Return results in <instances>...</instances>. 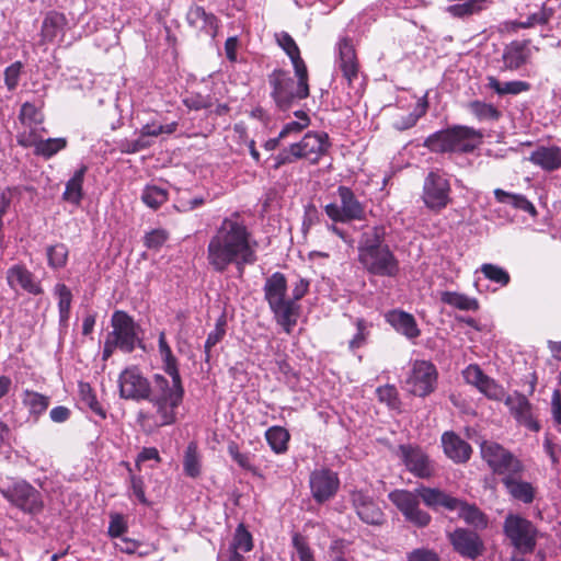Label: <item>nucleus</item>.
I'll list each match as a JSON object with an SVG mask.
<instances>
[{"label":"nucleus","instance_id":"22","mask_svg":"<svg viewBox=\"0 0 561 561\" xmlns=\"http://www.w3.org/2000/svg\"><path fill=\"white\" fill-rule=\"evenodd\" d=\"M504 403L518 423L525 425L533 432L540 431L541 426L539 422L534 419L531 403L525 394L515 391L506 396Z\"/></svg>","mask_w":561,"mask_h":561},{"label":"nucleus","instance_id":"45","mask_svg":"<svg viewBox=\"0 0 561 561\" xmlns=\"http://www.w3.org/2000/svg\"><path fill=\"white\" fill-rule=\"evenodd\" d=\"M23 404L35 417L44 413L49 405V398L35 391L25 390Z\"/></svg>","mask_w":561,"mask_h":561},{"label":"nucleus","instance_id":"49","mask_svg":"<svg viewBox=\"0 0 561 561\" xmlns=\"http://www.w3.org/2000/svg\"><path fill=\"white\" fill-rule=\"evenodd\" d=\"M141 199L147 206L157 209L168 201V192L154 185L146 186Z\"/></svg>","mask_w":561,"mask_h":561},{"label":"nucleus","instance_id":"59","mask_svg":"<svg viewBox=\"0 0 561 561\" xmlns=\"http://www.w3.org/2000/svg\"><path fill=\"white\" fill-rule=\"evenodd\" d=\"M183 104L192 111L207 110L214 105V99L209 94L191 93L183 99Z\"/></svg>","mask_w":561,"mask_h":561},{"label":"nucleus","instance_id":"25","mask_svg":"<svg viewBox=\"0 0 561 561\" xmlns=\"http://www.w3.org/2000/svg\"><path fill=\"white\" fill-rule=\"evenodd\" d=\"M442 445L445 455L455 463H466L472 455V447L454 432L442 435Z\"/></svg>","mask_w":561,"mask_h":561},{"label":"nucleus","instance_id":"39","mask_svg":"<svg viewBox=\"0 0 561 561\" xmlns=\"http://www.w3.org/2000/svg\"><path fill=\"white\" fill-rule=\"evenodd\" d=\"M153 404L157 412V425L158 426H167L175 423L176 421V409L180 407L182 402H171L163 400H148Z\"/></svg>","mask_w":561,"mask_h":561},{"label":"nucleus","instance_id":"20","mask_svg":"<svg viewBox=\"0 0 561 561\" xmlns=\"http://www.w3.org/2000/svg\"><path fill=\"white\" fill-rule=\"evenodd\" d=\"M351 501L357 516L364 523L375 526L383 524L385 514L368 492L355 490L351 493Z\"/></svg>","mask_w":561,"mask_h":561},{"label":"nucleus","instance_id":"26","mask_svg":"<svg viewBox=\"0 0 561 561\" xmlns=\"http://www.w3.org/2000/svg\"><path fill=\"white\" fill-rule=\"evenodd\" d=\"M523 473H512L502 478V483L508 494L525 504H530L535 499V488L531 483L522 480Z\"/></svg>","mask_w":561,"mask_h":561},{"label":"nucleus","instance_id":"50","mask_svg":"<svg viewBox=\"0 0 561 561\" xmlns=\"http://www.w3.org/2000/svg\"><path fill=\"white\" fill-rule=\"evenodd\" d=\"M19 118L24 125L36 126L44 122V115L41 110L31 102L22 104Z\"/></svg>","mask_w":561,"mask_h":561},{"label":"nucleus","instance_id":"7","mask_svg":"<svg viewBox=\"0 0 561 561\" xmlns=\"http://www.w3.org/2000/svg\"><path fill=\"white\" fill-rule=\"evenodd\" d=\"M503 531L512 546L522 554L531 553L535 550L538 529L527 518L508 514L503 524Z\"/></svg>","mask_w":561,"mask_h":561},{"label":"nucleus","instance_id":"32","mask_svg":"<svg viewBox=\"0 0 561 561\" xmlns=\"http://www.w3.org/2000/svg\"><path fill=\"white\" fill-rule=\"evenodd\" d=\"M67 20L62 13L50 11L46 14L41 30L43 42H53L64 33Z\"/></svg>","mask_w":561,"mask_h":561},{"label":"nucleus","instance_id":"61","mask_svg":"<svg viewBox=\"0 0 561 561\" xmlns=\"http://www.w3.org/2000/svg\"><path fill=\"white\" fill-rule=\"evenodd\" d=\"M152 140L144 136L139 130V136L136 139L124 140L121 144V150L124 153H136L151 147Z\"/></svg>","mask_w":561,"mask_h":561},{"label":"nucleus","instance_id":"47","mask_svg":"<svg viewBox=\"0 0 561 561\" xmlns=\"http://www.w3.org/2000/svg\"><path fill=\"white\" fill-rule=\"evenodd\" d=\"M486 0H468L463 3L449 5L447 11L456 18H468L482 11L485 8Z\"/></svg>","mask_w":561,"mask_h":561},{"label":"nucleus","instance_id":"23","mask_svg":"<svg viewBox=\"0 0 561 561\" xmlns=\"http://www.w3.org/2000/svg\"><path fill=\"white\" fill-rule=\"evenodd\" d=\"M152 394L148 400H163L182 402L184 397V388L182 379L168 380L164 376L156 374L153 376V386H151Z\"/></svg>","mask_w":561,"mask_h":561},{"label":"nucleus","instance_id":"55","mask_svg":"<svg viewBox=\"0 0 561 561\" xmlns=\"http://www.w3.org/2000/svg\"><path fill=\"white\" fill-rule=\"evenodd\" d=\"M228 454L240 468L255 472L256 468L252 463V455L250 453H241L237 443H229Z\"/></svg>","mask_w":561,"mask_h":561},{"label":"nucleus","instance_id":"41","mask_svg":"<svg viewBox=\"0 0 561 561\" xmlns=\"http://www.w3.org/2000/svg\"><path fill=\"white\" fill-rule=\"evenodd\" d=\"M67 146L66 138L38 139L34 142V152L46 159L51 158Z\"/></svg>","mask_w":561,"mask_h":561},{"label":"nucleus","instance_id":"34","mask_svg":"<svg viewBox=\"0 0 561 561\" xmlns=\"http://www.w3.org/2000/svg\"><path fill=\"white\" fill-rule=\"evenodd\" d=\"M158 347L165 374H168L171 379H182L179 370L178 359L173 355L163 331L159 334Z\"/></svg>","mask_w":561,"mask_h":561},{"label":"nucleus","instance_id":"31","mask_svg":"<svg viewBox=\"0 0 561 561\" xmlns=\"http://www.w3.org/2000/svg\"><path fill=\"white\" fill-rule=\"evenodd\" d=\"M88 171L87 165H81L66 183L62 194L64 201L73 205H79L83 198V181Z\"/></svg>","mask_w":561,"mask_h":561},{"label":"nucleus","instance_id":"12","mask_svg":"<svg viewBox=\"0 0 561 561\" xmlns=\"http://www.w3.org/2000/svg\"><path fill=\"white\" fill-rule=\"evenodd\" d=\"M117 382L122 399L147 401L152 394L151 382L136 366L125 368L119 374Z\"/></svg>","mask_w":561,"mask_h":561},{"label":"nucleus","instance_id":"51","mask_svg":"<svg viewBox=\"0 0 561 561\" xmlns=\"http://www.w3.org/2000/svg\"><path fill=\"white\" fill-rule=\"evenodd\" d=\"M48 265L53 268H61L68 259V248L64 243H57L47 248Z\"/></svg>","mask_w":561,"mask_h":561},{"label":"nucleus","instance_id":"2","mask_svg":"<svg viewBox=\"0 0 561 561\" xmlns=\"http://www.w3.org/2000/svg\"><path fill=\"white\" fill-rule=\"evenodd\" d=\"M383 226H375L363 232L358 243V261L371 275L396 277L400 272L399 261L385 243Z\"/></svg>","mask_w":561,"mask_h":561},{"label":"nucleus","instance_id":"3","mask_svg":"<svg viewBox=\"0 0 561 561\" xmlns=\"http://www.w3.org/2000/svg\"><path fill=\"white\" fill-rule=\"evenodd\" d=\"M296 80L288 71L275 69L268 76L271 98L277 110L289 111L299 101L309 96L308 70L295 69Z\"/></svg>","mask_w":561,"mask_h":561},{"label":"nucleus","instance_id":"57","mask_svg":"<svg viewBox=\"0 0 561 561\" xmlns=\"http://www.w3.org/2000/svg\"><path fill=\"white\" fill-rule=\"evenodd\" d=\"M12 201L11 188L0 192V250L7 248L3 217L8 213Z\"/></svg>","mask_w":561,"mask_h":561},{"label":"nucleus","instance_id":"44","mask_svg":"<svg viewBox=\"0 0 561 561\" xmlns=\"http://www.w3.org/2000/svg\"><path fill=\"white\" fill-rule=\"evenodd\" d=\"M459 512V516L470 525H473L478 528H484L488 524V520L484 514L474 505H469L459 500V506L456 510Z\"/></svg>","mask_w":561,"mask_h":561},{"label":"nucleus","instance_id":"13","mask_svg":"<svg viewBox=\"0 0 561 561\" xmlns=\"http://www.w3.org/2000/svg\"><path fill=\"white\" fill-rule=\"evenodd\" d=\"M111 325L113 331L107 335L118 345V350L131 353L140 339L137 334V324L134 319L123 310H116L112 314Z\"/></svg>","mask_w":561,"mask_h":561},{"label":"nucleus","instance_id":"53","mask_svg":"<svg viewBox=\"0 0 561 561\" xmlns=\"http://www.w3.org/2000/svg\"><path fill=\"white\" fill-rule=\"evenodd\" d=\"M253 548L252 535L247 530L243 524H239L231 545V549L236 551L249 552Z\"/></svg>","mask_w":561,"mask_h":561},{"label":"nucleus","instance_id":"37","mask_svg":"<svg viewBox=\"0 0 561 561\" xmlns=\"http://www.w3.org/2000/svg\"><path fill=\"white\" fill-rule=\"evenodd\" d=\"M440 300L442 302L454 308H457L459 310L476 311L479 309V302L476 298L469 297L465 294H460L457 291H442Z\"/></svg>","mask_w":561,"mask_h":561},{"label":"nucleus","instance_id":"21","mask_svg":"<svg viewBox=\"0 0 561 561\" xmlns=\"http://www.w3.org/2000/svg\"><path fill=\"white\" fill-rule=\"evenodd\" d=\"M337 59L336 64L346 79L350 87L358 78V60L352 41L348 37H342L336 44Z\"/></svg>","mask_w":561,"mask_h":561},{"label":"nucleus","instance_id":"40","mask_svg":"<svg viewBox=\"0 0 561 561\" xmlns=\"http://www.w3.org/2000/svg\"><path fill=\"white\" fill-rule=\"evenodd\" d=\"M388 497L403 516L408 515L409 512L411 513V510L420 504L419 494L408 490H394L389 493Z\"/></svg>","mask_w":561,"mask_h":561},{"label":"nucleus","instance_id":"17","mask_svg":"<svg viewBox=\"0 0 561 561\" xmlns=\"http://www.w3.org/2000/svg\"><path fill=\"white\" fill-rule=\"evenodd\" d=\"M309 484L316 502L324 503L335 495L339 490L340 480L335 472L322 468L311 472Z\"/></svg>","mask_w":561,"mask_h":561},{"label":"nucleus","instance_id":"64","mask_svg":"<svg viewBox=\"0 0 561 561\" xmlns=\"http://www.w3.org/2000/svg\"><path fill=\"white\" fill-rule=\"evenodd\" d=\"M22 68L23 65L21 61H15L5 68L4 83L9 91H13L18 87Z\"/></svg>","mask_w":561,"mask_h":561},{"label":"nucleus","instance_id":"9","mask_svg":"<svg viewBox=\"0 0 561 561\" xmlns=\"http://www.w3.org/2000/svg\"><path fill=\"white\" fill-rule=\"evenodd\" d=\"M336 193L340 198V205L330 203L324 207V211L331 220L348 222L365 218V204L359 201L352 188L341 185L337 187Z\"/></svg>","mask_w":561,"mask_h":561},{"label":"nucleus","instance_id":"24","mask_svg":"<svg viewBox=\"0 0 561 561\" xmlns=\"http://www.w3.org/2000/svg\"><path fill=\"white\" fill-rule=\"evenodd\" d=\"M186 21L191 27L201 34L215 38L218 31V19L214 13L206 12L203 7L193 5L186 13Z\"/></svg>","mask_w":561,"mask_h":561},{"label":"nucleus","instance_id":"4","mask_svg":"<svg viewBox=\"0 0 561 561\" xmlns=\"http://www.w3.org/2000/svg\"><path fill=\"white\" fill-rule=\"evenodd\" d=\"M263 291L276 322L289 333L297 322L298 307L290 298H287L285 275L280 272L273 273L266 278Z\"/></svg>","mask_w":561,"mask_h":561},{"label":"nucleus","instance_id":"48","mask_svg":"<svg viewBox=\"0 0 561 561\" xmlns=\"http://www.w3.org/2000/svg\"><path fill=\"white\" fill-rule=\"evenodd\" d=\"M468 107L479 121H497L501 117V112L489 103L472 101Z\"/></svg>","mask_w":561,"mask_h":561},{"label":"nucleus","instance_id":"38","mask_svg":"<svg viewBox=\"0 0 561 561\" xmlns=\"http://www.w3.org/2000/svg\"><path fill=\"white\" fill-rule=\"evenodd\" d=\"M277 44L290 58L294 69H307L305 61L300 56L299 47L297 46L294 38L286 32H282L276 35Z\"/></svg>","mask_w":561,"mask_h":561},{"label":"nucleus","instance_id":"27","mask_svg":"<svg viewBox=\"0 0 561 561\" xmlns=\"http://www.w3.org/2000/svg\"><path fill=\"white\" fill-rule=\"evenodd\" d=\"M528 42L514 41L508 44L503 51L502 62L503 66L500 68L504 70H517L524 66L529 57V50L527 48Z\"/></svg>","mask_w":561,"mask_h":561},{"label":"nucleus","instance_id":"16","mask_svg":"<svg viewBox=\"0 0 561 561\" xmlns=\"http://www.w3.org/2000/svg\"><path fill=\"white\" fill-rule=\"evenodd\" d=\"M454 550L463 558L476 560L484 552L481 537L473 530L457 528L448 535Z\"/></svg>","mask_w":561,"mask_h":561},{"label":"nucleus","instance_id":"63","mask_svg":"<svg viewBox=\"0 0 561 561\" xmlns=\"http://www.w3.org/2000/svg\"><path fill=\"white\" fill-rule=\"evenodd\" d=\"M169 238V233L164 229H153L144 237V244L148 249H160Z\"/></svg>","mask_w":561,"mask_h":561},{"label":"nucleus","instance_id":"1","mask_svg":"<svg viewBox=\"0 0 561 561\" xmlns=\"http://www.w3.org/2000/svg\"><path fill=\"white\" fill-rule=\"evenodd\" d=\"M256 241L238 211L221 220L209 238L206 260L211 271L222 274L236 266L242 274L247 265L257 261Z\"/></svg>","mask_w":561,"mask_h":561},{"label":"nucleus","instance_id":"18","mask_svg":"<svg viewBox=\"0 0 561 561\" xmlns=\"http://www.w3.org/2000/svg\"><path fill=\"white\" fill-rule=\"evenodd\" d=\"M398 455L407 469L415 477L425 479L433 474V467L428 456L417 446L400 445Z\"/></svg>","mask_w":561,"mask_h":561},{"label":"nucleus","instance_id":"10","mask_svg":"<svg viewBox=\"0 0 561 561\" xmlns=\"http://www.w3.org/2000/svg\"><path fill=\"white\" fill-rule=\"evenodd\" d=\"M437 379L438 371L432 362L416 359L407 375L405 388L413 396L425 398L435 391Z\"/></svg>","mask_w":561,"mask_h":561},{"label":"nucleus","instance_id":"42","mask_svg":"<svg viewBox=\"0 0 561 561\" xmlns=\"http://www.w3.org/2000/svg\"><path fill=\"white\" fill-rule=\"evenodd\" d=\"M289 437V433L282 426H272L265 432V438L276 454L287 450Z\"/></svg>","mask_w":561,"mask_h":561},{"label":"nucleus","instance_id":"19","mask_svg":"<svg viewBox=\"0 0 561 561\" xmlns=\"http://www.w3.org/2000/svg\"><path fill=\"white\" fill-rule=\"evenodd\" d=\"M5 279L8 286L18 291L22 289L30 295L38 296L44 293L41 282L23 264H14L7 270Z\"/></svg>","mask_w":561,"mask_h":561},{"label":"nucleus","instance_id":"29","mask_svg":"<svg viewBox=\"0 0 561 561\" xmlns=\"http://www.w3.org/2000/svg\"><path fill=\"white\" fill-rule=\"evenodd\" d=\"M386 321L399 333L412 340L420 335L414 317L402 310H391L386 314Z\"/></svg>","mask_w":561,"mask_h":561},{"label":"nucleus","instance_id":"33","mask_svg":"<svg viewBox=\"0 0 561 561\" xmlns=\"http://www.w3.org/2000/svg\"><path fill=\"white\" fill-rule=\"evenodd\" d=\"M158 347L165 374H168L171 379H182L179 370L178 359L173 355L163 331L159 334Z\"/></svg>","mask_w":561,"mask_h":561},{"label":"nucleus","instance_id":"62","mask_svg":"<svg viewBox=\"0 0 561 561\" xmlns=\"http://www.w3.org/2000/svg\"><path fill=\"white\" fill-rule=\"evenodd\" d=\"M293 546L296 550V554L299 561H316L313 552L309 547L306 538L300 534L293 536Z\"/></svg>","mask_w":561,"mask_h":561},{"label":"nucleus","instance_id":"35","mask_svg":"<svg viewBox=\"0 0 561 561\" xmlns=\"http://www.w3.org/2000/svg\"><path fill=\"white\" fill-rule=\"evenodd\" d=\"M494 197L499 203L510 204L516 209L530 214L533 217L537 215L534 204L522 194H513L502 188H495Z\"/></svg>","mask_w":561,"mask_h":561},{"label":"nucleus","instance_id":"15","mask_svg":"<svg viewBox=\"0 0 561 561\" xmlns=\"http://www.w3.org/2000/svg\"><path fill=\"white\" fill-rule=\"evenodd\" d=\"M463 379L467 383L476 387L488 399L494 401H503L506 392L503 386L483 373L477 364H471L462 371Z\"/></svg>","mask_w":561,"mask_h":561},{"label":"nucleus","instance_id":"46","mask_svg":"<svg viewBox=\"0 0 561 561\" xmlns=\"http://www.w3.org/2000/svg\"><path fill=\"white\" fill-rule=\"evenodd\" d=\"M226 327H227V318L225 314H221L216 320L215 329L208 334L205 345H204V353H205L206 362H209V359H210L211 348L215 345H217L225 337Z\"/></svg>","mask_w":561,"mask_h":561},{"label":"nucleus","instance_id":"14","mask_svg":"<svg viewBox=\"0 0 561 561\" xmlns=\"http://www.w3.org/2000/svg\"><path fill=\"white\" fill-rule=\"evenodd\" d=\"M330 146L331 142L327 133L309 131L300 141L291 144V152L294 157L306 158L312 163H317L328 152Z\"/></svg>","mask_w":561,"mask_h":561},{"label":"nucleus","instance_id":"58","mask_svg":"<svg viewBox=\"0 0 561 561\" xmlns=\"http://www.w3.org/2000/svg\"><path fill=\"white\" fill-rule=\"evenodd\" d=\"M176 128H178L176 122H172V123L165 124V125L159 124L157 122H151V123L145 124L140 128V131L142 133L144 136H147L150 139L151 137H158L162 134L171 135L176 130Z\"/></svg>","mask_w":561,"mask_h":561},{"label":"nucleus","instance_id":"52","mask_svg":"<svg viewBox=\"0 0 561 561\" xmlns=\"http://www.w3.org/2000/svg\"><path fill=\"white\" fill-rule=\"evenodd\" d=\"M553 15V9L542 5V8L533 14H530L526 21L515 22V26L520 28H529L535 25H545Z\"/></svg>","mask_w":561,"mask_h":561},{"label":"nucleus","instance_id":"60","mask_svg":"<svg viewBox=\"0 0 561 561\" xmlns=\"http://www.w3.org/2000/svg\"><path fill=\"white\" fill-rule=\"evenodd\" d=\"M378 400L386 403L389 408L396 409L400 404L399 393L393 385L378 387L376 390Z\"/></svg>","mask_w":561,"mask_h":561},{"label":"nucleus","instance_id":"8","mask_svg":"<svg viewBox=\"0 0 561 561\" xmlns=\"http://www.w3.org/2000/svg\"><path fill=\"white\" fill-rule=\"evenodd\" d=\"M482 459L493 473L507 477L512 473H523V462L508 449L496 442L484 440L480 446Z\"/></svg>","mask_w":561,"mask_h":561},{"label":"nucleus","instance_id":"56","mask_svg":"<svg viewBox=\"0 0 561 561\" xmlns=\"http://www.w3.org/2000/svg\"><path fill=\"white\" fill-rule=\"evenodd\" d=\"M481 272L485 276V278L500 284L501 286H506L510 283V274L501 266L485 263L481 266Z\"/></svg>","mask_w":561,"mask_h":561},{"label":"nucleus","instance_id":"36","mask_svg":"<svg viewBox=\"0 0 561 561\" xmlns=\"http://www.w3.org/2000/svg\"><path fill=\"white\" fill-rule=\"evenodd\" d=\"M488 87L499 95H517L530 89V84L526 81L515 80L501 82L492 76L488 77Z\"/></svg>","mask_w":561,"mask_h":561},{"label":"nucleus","instance_id":"30","mask_svg":"<svg viewBox=\"0 0 561 561\" xmlns=\"http://www.w3.org/2000/svg\"><path fill=\"white\" fill-rule=\"evenodd\" d=\"M529 160L545 171H554L561 168V147L540 146L531 152Z\"/></svg>","mask_w":561,"mask_h":561},{"label":"nucleus","instance_id":"6","mask_svg":"<svg viewBox=\"0 0 561 561\" xmlns=\"http://www.w3.org/2000/svg\"><path fill=\"white\" fill-rule=\"evenodd\" d=\"M0 493L13 506L27 515H38L44 510L42 493L23 479L0 480Z\"/></svg>","mask_w":561,"mask_h":561},{"label":"nucleus","instance_id":"54","mask_svg":"<svg viewBox=\"0 0 561 561\" xmlns=\"http://www.w3.org/2000/svg\"><path fill=\"white\" fill-rule=\"evenodd\" d=\"M80 397L82 402L88 405L95 414L100 415L102 419L106 417V413L103 410L102 405L96 399L95 393L89 383H80Z\"/></svg>","mask_w":561,"mask_h":561},{"label":"nucleus","instance_id":"11","mask_svg":"<svg viewBox=\"0 0 561 561\" xmlns=\"http://www.w3.org/2000/svg\"><path fill=\"white\" fill-rule=\"evenodd\" d=\"M450 184L439 171H431L423 183L422 199L432 211L439 213L451 202Z\"/></svg>","mask_w":561,"mask_h":561},{"label":"nucleus","instance_id":"28","mask_svg":"<svg viewBox=\"0 0 561 561\" xmlns=\"http://www.w3.org/2000/svg\"><path fill=\"white\" fill-rule=\"evenodd\" d=\"M424 504L431 508L445 507L448 511H456L459 506V500L448 495L447 493L425 486H420L415 490Z\"/></svg>","mask_w":561,"mask_h":561},{"label":"nucleus","instance_id":"5","mask_svg":"<svg viewBox=\"0 0 561 561\" xmlns=\"http://www.w3.org/2000/svg\"><path fill=\"white\" fill-rule=\"evenodd\" d=\"M481 139V131L472 127L454 126L430 135L423 145L436 153L472 152Z\"/></svg>","mask_w":561,"mask_h":561},{"label":"nucleus","instance_id":"43","mask_svg":"<svg viewBox=\"0 0 561 561\" xmlns=\"http://www.w3.org/2000/svg\"><path fill=\"white\" fill-rule=\"evenodd\" d=\"M183 469L186 476L197 478L201 474V457L197 445L191 442L184 453Z\"/></svg>","mask_w":561,"mask_h":561}]
</instances>
